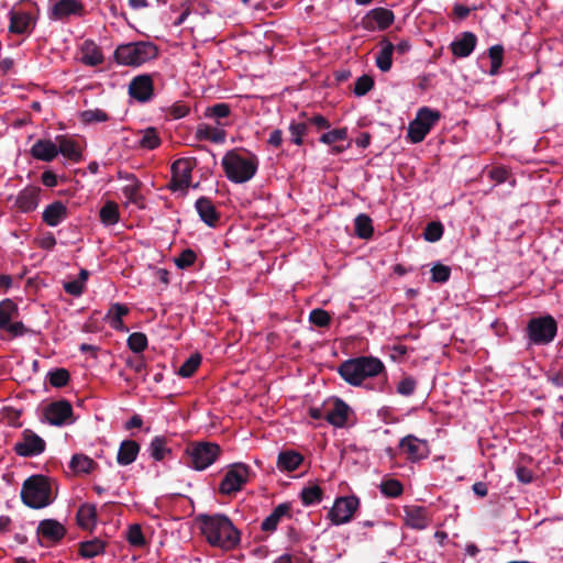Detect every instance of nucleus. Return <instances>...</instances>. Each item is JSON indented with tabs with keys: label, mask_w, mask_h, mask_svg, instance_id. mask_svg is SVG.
Here are the masks:
<instances>
[{
	"label": "nucleus",
	"mask_w": 563,
	"mask_h": 563,
	"mask_svg": "<svg viewBox=\"0 0 563 563\" xmlns=\"http://www.w3.org/2000/svg\"><path fill=\"white\" fill-rule=\"evenodd\" d=\"M139 143L143 148L155 150L161 145V139L154 128H147Z\"/></svg>",
	"instance_id": "nucleus-51"
},
{
	"label": "nucleus",
	"mask_w": 563,
	"mask_h": 563,
	"mask_svg": "<svg viewBox=\"0 0 563 563\" xmlns=\"http://www.w3.org/2000/svg\"><path fill=\"white\" fill-rule=\"evenodd\" d=\"M128 346L134 353H142L147 347V336L142 332H133L128 338Z\"/></svg>",
	"instance_id": "nucleus-50"
},
{
	"label": "nucleus",
	"mask_w": 563,
	"mask_h": 563,
	"mask_svg": "<svg viewBox=\"0 0 563 563\" xmlns=\"http://www.w3.org/2000/svg\"><path fill=\"white\" fill-rule=\"evenodd\" d=\"M195 208L200 220L210 228H214L220 220V212L212 200L208 197H200L195 202Z\"/></svg>",
	"instance_id": "nucleus-18"
},
{
	"label": "nucleus",
	"mask_w": 563,
	"mask_h": 563,
	"mask_svg": "<svg viewBox=\"0 0 563 563\" xmlns=\"http://www.w3.org/2000/svg\"><path fill=\"white\" fill-rule=\"evenodd\" d=\"M129 95L139 102H147L154 96V84L151 75L135 76L129 85Z\"/></svg>",
	"instance_id": "nucleus-15"
},
{
	"label": "nucleus",
	"mask_w": 563,
	"mask_h": 563,
	"mask_svg": "<svg viewBox=\"0 0 563 563\" xmlns=\"http://www.w3.org/2000/svg\"><path fill=\"white\" fill-rule=\"evenodd\" d=\"M99 217L104 225H113L118 223L120 218L118 205L113 201L106 202V205L100 209Z\"/></svg>",
	"instance_id": "nucleus-41"
},
{
	"label": "nucleus",
	"mask_w": 563,
	"mask_h": 563,
	"mask_svg": "<svg viewBox=\"0 0 563 563\" xmlns=\"http://www.w3.org/2000/svg\"><path fill=\"white\" fill-rule=\"evenodd\" d=\"M168 113L173 119H181L189 113V108L185 103L176 102L169 108Z\"/></svg>",
	"instance_id": "nucleus-62"
},
{
	"label": "nucleus",
	"mask_w": 563,
	"mask_h": 563,
	"mask_svg": "<svg viewBox=\"0 0 563 563\" xmlns=\"http://www.w3.org/2000/svg\"><path fill=\"white\" fill-rule=\"evenodd\" d=\"M354 229H355V234L360 239H364V240H367V239L372 238V235L374 233L373 221L365 213H360L355 218V220H354Z\"/></svg>",
	"instance_id": "nucleus-38"
},
{
	"label": "nucleus",
	"mask_w": 563,
	"mask_h": 563,
	"mask_svg": "<svg viewBox=\"0 0 563 563\" xmlns=\"http://www.w3.org/2000/svg\"><path fill=\"white\" fill-rule=\"evenodd\" d=\"M394 20L395 15L391 10L379 7L371 10L363 18L362 24L368 31H373L375 27L386 30L394 23Z\"/></svg>",
	"instance_id": "nucleus-17"
},
{
	"label": "nucleus",
	"mask_w": 563,
	"mask_h": 563,
	"mask_svg": "<svg viewBox=\"0 0 563 563\" xmlns=\"http://www.w3.org/2000/svg\"><path fill=\"white\" fill-rule=\"evenodd\" d=\"M64 290L71 296L79 297L82 295L85 287L75 279L64 283Z\"/></svg>",
	"instance_id": "nucleus-63"
},
{
	"label": "nucleus",
	"mask_w": 563,
	"mask_h": 563,
	"mask_svg": "<svg viewBox=\"0 0 563 563\" xmlns=\"http://www.w3.org/2000/svg\"><path fill=\"white\" fill-rule=\"evenodd\" d=\"M290 511L291 505L289 503L279 504L274 508L272 514L263 520L261 529L265 532L275 531L283 517L291 518Z\"/></svg>",
	"instance_id": "nucleus-28"
},
{
	"label": "nucleus",
	"mask_w": 563,
	"mask_h": 563,
	"mask_svg": "<svg viewBox=\"0 0 563 563\" xmlns=\"http://www.w3.org/2000/svg\"><path fill=\"white\" fill-rule=\"evenodd\" d=\"M84 12V5L79 0H58L52 5L48 18L54 21H63L71 15L81 16Z\"/></svg>",
	"instance_id": "nucleus-16"
},
{
	"label": "nucleus",
	"mask_w": 563,
	"mask_h": 563,
	"mask_svg": "<svg viewBox=\"0 0 563 563\" xmlns=\"http://www.w3.org/2000/svg\"><path fill=\"white\" fill-rule=\"evenodd\" d=\"M477 37L472 32H463L459 38L451 43V51L455 57L464 58L475 49Z\"/></svg>",
	"instance_id": "nucleus-21"
},
{
	"label": "nucleus",
	"mask_w": 563,
	"mask_h": 563,
	"mask_svg": "<svg viewBox=\"0 0 563 563\" xmlns=\"http://www.w3.org/2000/svg\"><path fill=\"white\" fill-rule=\"evenodd\" d=\"M97 467V463L90 459L89 456L85 454H74L70 463L69 468L74 473H91Z\"/></svg>",
	"instance_id": "nucleus-37"
},
{
	"label": "nucleus",
	"mask_w": 563,
	"mask_h": 563,
	"mask_svg": "<svg viewBox=\"0 0 563 563\" xmlns=\"http://www.w3.org/2000/svg\"><path fill=\"white\" fill-rule=\"evenodd\" d=\"M400 449L407 454L409 461H418L428 456L427 443L412 434L400 440Z\"/></svg>",
	"instance_id": "nucleus-19"
},
{
	"label": "nucleus",
	"mask_w": 563,
	"mask_h": 563,
	"mask_svg": "<svg viewBox=\"0 0 563 563\" xmlns=\"http://www.w3.org/2000/svg\"><path fill=\"white\" fill-rule=\"evenodd\" d=\"M222 167L227 178L234 184H244L251 180L258 168V157L249 152L238 150L228 151L222 157Z\"/></svg>",
	"instance_id": "nucleus-2"
},
{
	"label": "nucleus",
	"mask_w": 563,
	"mask_h": 563,
	"mask_svg": "<svg viewBox=\"0 0 563 563\" xmlns=\"http://www.w3.org/2000/svg\"><path fill=\"white\" fill-rule=\"evenodd\" d=\"M230 113L231 107L228 103H216L206 109L205 117L214 119L218 125H225L221 120L228 118Z\"/></svg>",
	"instance_id": "nucleus-43"
},
{
	"label": "nucleus",
	"mask_w": 563,
	"mask_h": 563,
	"mask_svg": "<svg viewBox=\"0 0 563 563\" xmlns=\"http://www.w3.org/2000/svg\"><path fill=\"white\" fill-rule=\"evenodd\" d=\"M488 56L492 60L489 74L495 76L499 73L503 65L504 47L501 45H493L488 49Z\"/></svg>",
	"instance_id": "nucleus-48"
},
{
	"label": "nucleus",
	"mask_w": 563,
	"mask_h": 563,
	"mask_svg": "<svg viewBox=\"0 0 563 563\" xmlns=\"http://www.w3.org/2000/svg\"><path fill=\"white\" fill-rule=\"evenodd\" d=\"M9 32L18 35L29 34L35 27L37 16L31 11L13 8L9 12Z\"/></svg>",
	"instance_id": "nucleus-13"
},
{
	"label": "nucleus",
	"mask_w": 563,
	"mask_h": 563,
	"mask_svg": "<svg viewBox=\"0 0 563 563\" xmlns=\"http://www.w3.org/2000/svg\"><path fill=\"white\" fill-rule=\"evenodd\" d=\"M197 165L195 157L176 159L170 166L172 178L168 189L172 191L187 190L191 184V173Z\"/></svg>",
	"instance_id": "nucleus-10"
},
{
	"label": "nucleus",
	"mask_w": 563,
	"mask_h": 563,
	"mask_svg": "<svg viewBox=\"0 0 563 563\" xmlns=\"http://www.w3.org/2000/svg\"><path fill=\"white\" fill-rule=\"evenodd\" d=\"M73 406L68 400L53 401L44 409V417L52 426H63L73 417Z\"/></svg>",
	"instance_id": "nucleus-14"
},
{
	"label": "nucleus",
	"mask_w": 563,
	"mask_h": 563,
	"mask_svg": "<svg viewBox=\"0 0 563 563\" xmlns=\"http://www.w3.org/2000/svg\"><path fill=\"white\" fill-rule=\"evenodd\" d=\"M41 188L29 186L20 191L15 205L22 212H31L38 206Z\"/></svg>",
	"instance_id": "nucleus-22"
},
{
	"label": "nucleus",
	"mask_w": 563,
	"mask_h": 563,
	"mask_svg": "<svg viewBox=\"0 0 563 563\" xmlns=\"http://www.w3.org/2000/svg\"><path fill=\"white\" fill-rule=\"evenodd\" d=\"M15 316H18V306L13 300L0 301V330L5 328Z\"/></svg>",
	"instance_id": "nucleus-40"
},
{
	"label": "nucleus",
	"mask_w": 563,
	"mask_h": 563,
	"mask_svg": "<svg viewBox=\"0 0 563 563\" xmlns=\"http://www.w3.org/2000/svg\"><path fill=\"white\" fill-rule=\"evenodd\" d=\"M406 526L415 530H423L428 527L427 510L420 506L405 507Z\"/></svg>",
	"instance_id": "nucleus-25"
},
{
	"label": "nucleus",
	"mask_w": 563,
	"mask_h": 563,
	"mask_svg": "<svg viewBox=\"0 0 563 563\" xmlns=\"http://www.w3.org/2000/svg\"><path fill=\"white\" fill-rule=\"evenodd\" d=\"M347 139V129L346 128H339L333 129L331 131H328L323 133L319 141L323 144L331 145L339 141H344Z\"/></svg>",
	"instance_id": "nucleus-53"
},
{
	"label": "nucleus",
	"mask_w": 563,
	"mask_h": 563,
	"mask_svg": "<svg viewBox=\"0 0 563 563\" xmlns=\"http://www.w3.org/2000/svg\"><path fill=\"white\" fill-rule=\"evenodd\" d=\"M157 46L151 42H135L119 45L114 51V60L119 65L137 67L157 57Z\"/></svg>",
	"instance_id": "nucleus-5"
},
{
	"label": "nucleus",
	"mask_w": 563,
	"mask_h": 563,
	"mask_svg": "<svg viewBox=\"0 0 563 563\" xmlns=\"http://www.w3.org/2000/svg\"><path fill=\"white\" fill-rule=\"evenodd\" d=\"M197 521L200 523L201 533L210 545L222 550H232L239 545L241 533L228 516L202 514L197 517Z\"/></svg>",
	"instance_id": "nucleus-1"
},
{
	"label": "nucleus",
	"mask_w": 563,
	"mask_h": 563,
	"mask_svg": "<svg viewBox=\"0 0 563 563\" xmlns=\"http://www.w3.org/2000/svg\"><path fill=\"white\" fill-rule=\"evenodd\" d=\"M303 462V455L294 450L282 451L277 456V468L282 472H294Z\"/></svg>",
	"instance_id": "nucleus-29"
},
{
	"label": "nucleus",
	"mask_w": 563,
	"mask_h": 563,
	"mask_svg": "<svg viewBox=\"0 0 563 563\" xmlns=\"http://www.w3.org/2000/svg\"><path fill=\"white\" fill-rule=\"evenodd\" d=\"M379 488H380L382 494L389 498H397L404 492V487H402L401 483L397 479L384 481L379 485Z\"/></svg>",
	"instance_id": "nucleus-49"
},
{
	"label": "nucleus",
	"mask_w": 563,
	"mask_h": 563,
	"mask_svg": "<svg viewBox=\"0 0 563 563\" xmlns=\"http://www.w3.org/2000/svg\"><path fill=\"white\" fill-rule=\"evenodd\" d=\"M197 254L191 249H185L178 257L175 258V264L180 269H186L195 264Z\"/></svg>",
	"instance_id": "nucleus-59"
},
{
	"label": "nucleus",
	"mask_w": 563,
	"mask_h": 563,
	"mask_svg": "<svg viewBox=\"0 0 563 563\" xmlns=\"http://www.w3.org/2000/svg\"><path fill=\"white\" fill-rule=\"evenodd\" d=\"M56 143L58 154L60 153L64 157L75 163L82 159L81 151L75 140L65 135H58L56 137Z\"/></svg>",
	"instance_id": "nucleus-27"
},
{
	"label": "nucleus",
	"mask_w": 563,
	"mask_h": 563,
	"mask_svg": "<svg viewBox=\"0 0 563 563\" xmlns=\"http://www.w3.org/2000/svg\"><path fill=\"white\" fill-rule=\"evenodd\" d=\"M46 449V442L34 431L25 429L21 433V440L13 445V451L22 457H32L42 454Z\"/></svg>",
	"instance_id": "nucleus-11"
},
{
	"label": "nucleus",
	"mask_w": 563,
	"mask_h": 563,
	"mask_svg": "<svg viewBox=\"0 0 563 563\" xmlns=\"http://www.w3.org/2000/svg\"><path fill=\"white\" fill-rule=\"evenodd\" d=\"M417 388V380L411 376H404L397 384V393L401 396H411Z\"/></svg>",
	"instance_id": "nucleus-58"
},
{
	"label": "nucleus",
	"mask_w": 563,
	"mask_h": 563,
	"mask_svg": "<svg viewBox=\"0 0 563 563\" xmlns=\"http://www.w3.org/2000/svg\"><path fill=\"white\" fill-rule=\"evenodd\" d=\"M556 332L558 323L550 314L531 318L527 324L529 342L534 345H547L551 343Z\"/></svg>",
	"instance_id": "nucleus-7"
},
{
	"label": "nucleus",
	"mask_w": 563,
	"mask_h": 563,
	"mask_svg": "<svg viewBox=\"0 0 563 563\" xmlns=\"http://www.w3.org/2000/svg\"><path fill=\"white\" fill-rule=\"evenodd\" d=\"M358 505V498L355 496L340 497L335 500L328 516L334 525L346 523L352 519Z\"/></svg>",
	"instance_id": "nucleus-12"
},
{
	"label": "nucleus",
	"mask_w": 563,
	"mask_h": 563,
	"mask_svg": "<svg viewBox=\"0 0 563 563\" xmlns=\"http://www.w3.org/2000/svg\"><path fill=\"white\" fill-rule=\"evenodd\" d=\"M81 60L88 66H98L103 62L101 49L92 41H85L81 48Z\"/></svg>",
	"instance_id": "nucleus-33"
},
{
	"label": "nucleus",
	"mask_w": 563,
	"mask_h": 563,
	"mask_svg": "<svg viewBox=\"0 0 563 563\" xmlns=\"http://www.w3.org/2000/svg\"><path fill=\"white\" fill-rule=\"evenodd\" d=\"M350 415V407L340 398L333 401V408L327 410L325 420L333 427H345Z\"/></svg>",
	"instance_id": "nucleus-23"
},
{
	"label": "nucleus",
	"mask_w": 563,
	"mask_h": 563,
	"mask_svg": "<svg viewBox=\"0 0 563 563\" xmlns=\"http://www.w3.org/2000/svg\"><path fill=\"white\" fill-rule=\"evenodd\" d=\"M150 454L155 461H162L172 450L167 446V439L162 435H156L150 443Z\"/></svg>",
	"instance_id": "nucleus-39"
},
{
	"label": "nucleus",
	"mask_w": 563,
	"mask_h": 563,
	"mask_svg": "<svg viewBox=\"0 0 563 563\" xmlns=\"http://www.w3.org/2000/svg\"><path fill=\"white\" fill-rule=\"evenodd\" d=\"M48 382L53 387H65L70 379V374L66 368H55L47 374Z\"/></svg>",
	"instance_id": "nucleus-45"
},
{
	"label": "nucleus",
	"mask_w": 563,
	"mask_h": 563,
	"mask_svg": "<svg viewBox=\"0 0 563 563\" xmlns=\"http://www.w3.org/2000/svg\"><path fill=\"white\" fill-rule=\"evenodd\" d=\"M129 313V308L123 305V303H113L111 305L108 313H107V318L110 320V325L115 329V330H119V331H124L126 330L123 321H122V318L124 316H126Z\"/></svg>",
	"instance_id": "nucleus-36"
},
{
	"label": "nucleus",
	"mask_w": 563,
	"mask_h": 563,
	"mask_svg": "<svg viewBox=\"0 0 563 563\" xmlns=\"http://www.w3.org/2000/svg\"><path fill=\"white\" fill-rule=\"evenodd\" d=\"M227 133L223 129L213 128L206 123L198 124L195 133L197 141H210L212 143L221 144L225 141Z\"/></svg>",
	"instance_id": "nucleus-31"
},
{
	"label": "nucleus",
	"mask_w": 563,
	"mask_h": 563,
	"mask_svg": "<svg viewBox=\"0 0 563 563\" xmlns=\"http://www.w3.org/2000/svg\"><path fill=\"white\" fill-rule=\"evenodd\" d=\"M510 174L509 170L505 167H494L489 170V177L497 184H503L508 180Z\"/></svg>",
	"instance_id": "nucleus-61"
},
{
	"label": "nucleus",
	"mask_w": 563,
	"mask_h": 563,
	"mask_svg": "<svg viewBox=\"0 0 563 563\" xmlns=\"http://www.w3.org/2000/svg\"><path fill=\"white\" fill-rule=\"evenodd\" d=\"M77 523L80 528L91 530L97 522V508L92 504H84L77 511Z\"/></svg>",
	"instance_id": "nucleus-32"
},
{
	"label": "nucleus",
	"mask_w": 563,
	"mask_h": 563,
	"mask_svg": "<svg viewBox=\"0 0 563 563\" xmlns=\"http://www.w3.org/2000/svg\"><path fill=\"white\" fill-rule=\"evenodd\" d=\"M382 49L376 56V66L382 71H388L393 65V53L395 51V45L388 40L384 38L382 41Z\"/></svg>",
	"instance_id": "nucleus-35"
},
{
	"label": "nucleus",
	"mask_w": 563,
	"mask_h": 563,
	"mask_svg": "<svg viewBox=\"0 0 563 563\" xmlns=\"http://www.w3.org/2000/svg\"><path fill=\"white\" fill-rule=\"evenodd\" d=\"M251 468L244 463H234L229 466L224 477L219 485V493L230 496L240 492L249 482Z\"/></svg>",
	"instance_id": "nucleus-9"
},
{
	"label": "nucleus",
	"mask_w": 563,
	"mask_h": 563,
	"mask_svg": "<svg viewBox=\"0 0 563 563\" xmlns=\"http://www.w3.org/2000/svg\"><path fill=\"white\" fill-rule=\"evenodd\" d=\"M140 449V444L134 440L122 441L117 454L118 464L122 466L132 464L136 460Z\"/></svg>",
	"instance_id": "nucleus-30"
},
{
	"label": "nucleus",
	"mask_w": 563,
	"mask_h": 563,
	"mask_svg": "<svg viewBox=\"0 0 563 563\" xmlns=\"http://www.w3.org/2000/svg\"><path fill=\"white\" fill-rule=\"evenodd\" d=\"M200 364L201 355L199 353H194L181 364L177 374L184 378L191 377Z\"/></svg>",
	"instance_id": "nucleus-44"
},
{
	"label": "nucleus",
	"mask_w": 563,
	"mask_h": 563,
	"mask_svg": "<svg viewBox=\"0 0 563 563\" xmlns=\"http://www.w3.org/2000/svg\"><path fill=\"white\" fill-rule=\"evenodd\" d=\"M374 87V79L369 75H362L355 81L353 92L357 97L365 96Z\"/></svg>",
	"instance_id": "nucleus-54"
},
{
	"label": "nucleus",
	"mask_w": 563,
	"mask_h": 563,
	"mask_svg": "<svg viewBox=\"0 0 563 563\" xmlns=\"http://www.w3.org/2000/svg\"><path fill=\"white\" fill-rule=\"evenodd\" d=\"M106 543L99 538L82 541L78 544V553L82 559H92L104 553Z\"/></svg>",
	"instance_id": "nucleus-34"
},
{
	"label": "nucleus",
	"mask_w": 563,
	"mask_h": 563,
	"mask_svg": "<svg viewBox=\"0 0 563 563\" xmlns=\"http://www.w3.org/2000/svg\"><path fill=\"white\" fill-rule=\"evenodd\" d=\"M384 371V363L374 356L349 358L338 367L340 376L352 386H360L366 378L375 377Z\"/></svg>",
	"instance_id": "nucleus-3"
},
{
	"label": "nucleus",
	"mask_w": 563,
	"mask_h": 563,
	"mask_svg": "<svg viewBox=\"0 0 563 563\" xmlns=\"http://www.w3.org/2000/svg\"><path fill=\"white\" fill-rule=\"evenodd\" d=\"M547 379L553 386L558 388L563 387V371H549L547 373Z\"/></svg>",
	"instance_id": "nucleus-64"
},
{
	"label": "nucleus",
	"mask_w": 563,
	"mask_h": 563,
	"mask_svg": "<svg viewBox=\"0 0 563 563\" xmlns=\"http://www.w3.org/2000/svg\"><path fill=\"white\" fill-rule=\"evenodd\" d=\"M289 132L291 135V142L296 145H302L303 136L307 135L309 132L308 123L305 121H292L289 124Z\"/></svg>",
	"instance_id": "nucleus-47"
},
{
	"label": "nucleus",
	"mask_w": 563,
	"mask_h": 563,
	"mask_svg": "<svg viewBox=\"0 0 563 563\" xmlns=\"http://www.w3.org/2000/svg\"><path fill=\"white\" fill-rule=\"evenodd\" d=\"M309 321L317 327L325 328L331 322V316L328 311L317 308L310 312Z\"/></svg>",
	"instance_id": "nucleus-56"
},
{
	"label": "nucleus",
	"mask_w": 563,
	"mask_h": 563,
	"mask_svg": "<svg viewBox=\"0 0 563 563\" xmlns=\"http://www.w3.org/2000/svg\"><path fill=\"white\" fill-rule=\"evenodd\" d=\"M441 113L428 107L419 109L417 117L408 125L407 136L411 143H420L424 140L432 126L440 120Z\"/></svg>",
	"instance_id": "nucleus-8"
},
{
	"label": "nucleus",
	"mask_w": 563,
	"mask_h": 563,
	"mask_svg": "<svg viewBox=\"0 0 563 563\" xmlns=\"http://www.w3.org/2000/svg\"><path fill=\"white\" fill-rule=\"evenodd\" d=\"M301 501L305 506L319 504L323 498V490L318 485H309L302 488L300 493Z\"/></svg>",
	"instance_id": "nucleus-42"
},
{
	"label": "nucleus",
	"mask_w": 563,
	"mask_h": 563,
	"mask_svg": "<svg viewBox=\"0 0 563 563\" xmlns=\"http://www.w3.org/2000/svg\"><path fill=\"white\" fill-rule=\"evenodd\" d=\"M219 444L207 441L192 442L187 449V465L196 471H203L213 464L221 455Z\"/></svg>",
	"instance_id": "nucleus-6"
},
{
	"label": "nucleus",
	"mask_w": 563,
	"mask_h": 563,
	"mask_svg": "<svg viewBox=\"0 0 563 563\" xmlns=\"http://www.w3.org/2000/svg\"><path fill=\"white\" fill-rule=\"evenodd\" d=\"M450 276L451 268L446 265L438 263L431 268V280L433 283H445L449 280Z\"/></svg>",
	"instance_id": "nucleus-60"
},
{
	"label": "nucleus",
	"mask_w": 563,
	"mask_h": 563,
	"mask_svg": "<svg viewBox=\"0 0 563 563\" xmlns=\"http://www.w3.org/2000/svg\"><path fill=\"white\" fill-rule=\"evenodd\" d=\"M30 153L35 159L52 162L58 155V150L52 140L41 139L32 145Z\"/></svg>",
	"instance_id": "nucleus-24"
},
{
	"label": "nucleus",
	"mask_w": 563,
	"mask_h": 563,
	"mask_svg": "<svg viewBox=\"0 0 563 563\" xmlns=\"http://www.w3.org/2000/svg\"><path fill=\"white\" fill-rule=\"evenodd\" d=\"M68 217V209L62 201L48 205L42 214L43 222L49 227H56Z\"/></svg>",
	"instance_id": "nucleus-26"
},
{
	"label": "nucleus",
	"mask_w": 563,
	"mask_h": 563,
	"mask_svg": "<svg viewBox=\"0 0 563 563\" xmlns=\"http://www.w3.org/2000/svg\"><path fill=\"white\" fill-rule=\"evenodd\" d=\"M126 540L134 548H144L146 544L142 528L137 523L129 527L126 531Z\"/></svg>",
	"instance_id": "nucleus-46"
},
{
	"label": "nucleus",
	"mask_w": 563,
	"mask_h": 563,
	"mask_svg": "<svg viewBox=\"0 0 563 563\" xmlns=\"http://www.w3.org/2000/svg\"><path fill=\"white\" fill-rule=\"evenodd\" d=\"M21 499L30 508L41 509L52 504V488L48 477L32 475L24 481Z\"/></svg>",
	"instance_id": "nucleus-4"
},
{
	"label": "nucleus",
	"mask_w": 563,
	"mask_h": 563,
	"mask_svg": "<svg viewBox=\"0 0 563 563\" xmlns=\"http://www.w3.org/2000/svg\"><path fill=\"white\" fill-rule=\"evenodd\" d=\"M443 235V225L441 222H430L424 228L423 238L428 242H437Z\"/></svg>",
	"instance_id": "nucleus-57"
},
{
	"label": "nucleus",
	"mask_w": 563,
	"mask_h": 563,
	"mask_svg": "<svg viewBox=\"0 0 563 563\" xmlns=\"http://www.w3.org/2000/svg\"><path fill=\"white\" fill-rule=\"evenodd\" d=\"M37 534L56 543L65 537L66 529L55 519H44L37 526Z\"/></svg>",
	"instance_id": "nucleus-20"
},
{
	"label": "nucleus",
	"mask_w": 563,
	"mask_h": 563,
	"mask_svg": "<svg viewBox=\"0 0 563 563\" xmlns=\"http://www.w3.org/2000/svg\"><path fill=\"white\" fill-rule=\"evenodd\" d=\"M308 123V128L314 126L317 131L328 130L331 126L330 121L322 114H313L309 117L306 112L299 114Z\"/></svg>",
	"instance_id": "nucleus-52"
},
{
	"label": "nucleus",
	"mask_w": 563,
	"mask_h": 563,
	"mask_svg": "<svg viewBox=\"0 0 563 563\" xmlns=\"http://www.w3.org/2000/svg\"><path fill=\"white\" fill-rule=\"evenodd\" d=\"M80 120L86 123L106 122L109 120V115L101 109L85 110L80 113Z\"/></svg>",
	"instance_id": "nucleus-55"
}]
</instances>
